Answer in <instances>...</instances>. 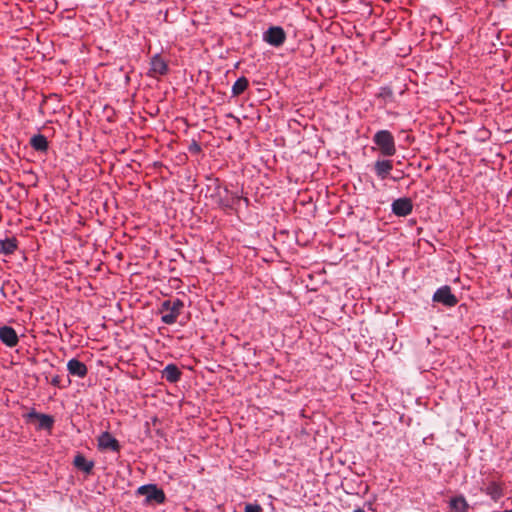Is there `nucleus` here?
<instances>
[{
    "instance_id": "nucleus-1",
    "label": "nucleus",
    "mask_w": 512,
    "mask_h": 512,
    "mask_svg": "<svg viewBox=\"0 0 512 512\" xmlns=\"http://www.w3.org/2000/svg\"><path fill=\"white\" fill-rule=\"evenodd\" d=\"M183 308L184 302L179 298L164 300L159 307V313L162 314L161 321L166 325L175 324Z\"/></svg>"
},
{
    "instance_id": "nucleus-2",
    "label": "nucleus",
    "mask_w": 512,
    "mask_h": 512,
    "mask_svg": "<svg viewBox=\"0 0 512 512\" xmlns=\"http://www.w3.org/2000/svg\"><path fill=\"white\" fill-rule=\"evenodd\" d=\"M373 143L377 146L380 154L385 157L394 156L396 153V145L393 134L388 130L377 131L372 138Z\"/></svg>"
},
{
    "instance_id": "nucleus-3",
    "label": "nucleus",
    "mask_w": 512,
    "mask_h": 512,
    "mask_svg": "<svg viewBox=\"0 0 512 512\" xmlns=\"http://www.w3.org/2000/svg\"><path fill=\"white\" fill-rule=\"evenodd\" d=\"M136 495L145 496L144 506L160 505L166 501L164 491L156 484H145L137 488Z\"/></svg>"
},
{
    "instance_id": "nucleus-4",
    "label": "nucleus",
    "mask_w": 512,
    "mask_h": 512,
    "mask_svg": "<svg viewBox=\"0 0 512 512\" xmlns=\"http://www.w3.org/2000/svg\"><path fill=\"white\" fill-rule=\"evenodd\" d=\"M287 39V34L283 27L272 25L262 34V40L269 46L280 48Z\"/></svg>"
},
{
    "instance_id": "nucleus-5",
    "label": "nucleus",
    "mask_w": 512,
    "mask_h": 512,
    "mask_svg": "<svg viewBox=\"0 0 512 512\" xmlns=\"http://www.w3.org/2000/svg\"><path fill=\"white\" fill-rule=\"evenodd\" d=\"M480 491L490 497L494 502H498L504 496V483L496 480H482Z\"/></svg>"
},
{
    "instance_id": "nucleus-6",
    "label": "nucleus",
    "mask_w": 512,
    "mask_h": 512,
    "mask_svg": "<svg viewBox=\"0 0 512 512\" xmlns=\"http://www.w3.org/2000/svg\"><path fill=\"white\" fill-rule=\"evenodd\" d=\"M97 448L100 452L119 453L121 444L110 432L104 431L97 437Z\"/></svg>"
},
{
    "instance_id": "nucleus-7",
    "label": "nucleus",
    "mask_w": 512,
    "mask_h": 512,
    "mask_svg": "<svg viewBox=\"0 0 512 512\" xmlns=\"http://www.w3.org/2000/svg\"><path fill=\"white\" fill-rule=\"evenodd\" d=\"M432 301L445 307H454L458 303V298L452 293L450 286L444 285L434 292Z\"/></svg>"
},
{
    "instance_id": "nucleus-8",
    "label": "nucleus",
    "mask_w": 512,
    "mask_h": 512,
    "mask_svg": "<svg viewBox=\"0 0 512 512\" xmlns=\"http://www.w3.org/2000/svg\"><path fill=\"white\" fill-rule=\"evenodd\" d=\"M391 211L398 217H406L413 211V202L408 197L395 199L391 204Z\"/></svg>"
},
{
    "instance_id": "nucleus-9",
    "label": "nucleus",
    "mask_w": 512,
    "mask_h": 512,
    "mask_svg": "<svg viewBox=\"0 0 512 512\" xmlns=\"http://www.w3.org/2000/svg\"><path fill=\"white\" fill-rule=\"evenodd\" d=\"M24 417L28 422L31 420L37 419L38 420V425H37L38 430H51L53 428V425L55 422L54 418L51 415L39 413L35 409H32Z\"/></svg>"
},
{
    "instance_id": "nucleus-10",
    "label": "nucleus",
    "mask_w": 512,
    "mask_h": 512,
    "mask_svg": "<svg viewBox=\"0 0 512 512\" xmlns=\"http://www.w3.org/2000/svg\"><path fill=\"white\" fill-rule=\"evenodd\" d=\"M168 71V62L159 53L151 57L149 76H164L168 73Z\"/></svg>"
},
{
    "instance_id": "nucleus-11",
    "label": "nucleus",
    "mask_w": 512,
    "mask_h": 512,
    "mask_svg": "<svg viewBox=\"0 0 512 512\" xmlns=\"http://www.w3.org/2000/svg\"><path fill=\"white\" fill-rule=\"evenodd\" d=\"M392 169L393 161L388 159H378L373 166V171L380 180L389 178Z\"/></svg>"
},
{
    "instance_id": "nucleus-12",
    "label": "nucleus",
    "mask_w": 512,
    "mask_h": 512,
    "mask_svg": "<svg viewBox=\"0 0 512 512\" xmlns=\"http://www.w3.org/2000/svg\"><path fill=\"white\" fill-rule=\"evenodd\" d=\"M0 340L4 345L11 348L15 347L19 342L15 329L7 325L0 327Z\"/></svg>"
},
{
    "instance_id": "nucleus-13",
    "label": "nucleus",
    "mask_w": 512,
    "mask_h": 512,
    "mask_svg": "<svg viewBox=\"0 0 512 512\" xmlns=\"http://www.w3.org/2000/svg\"><path fill=\"white\" fill-rule=\"evenodd\" d=\"M67 370L70 375L84 378L88 374L87 366L76 358H72L67 363Z\"/></svg>"
},
{
    "instance_id": "nucleus-14",
    "label": "nucleus",
    "mask_w": 512,
    "mask_h": 512,
    "mask_svg": "<svg viewBox=\"0 0 512 512\" xmlns=\"http://www.w3.org/2000/svg\"><path fill=\"white\" fill-rule=\"evenodd\" d=\"M162 378L169 383H177L182 377V371L176 364L170 363L161 372Z\"/></svg>"
},
{
    "instance_id": "nucleus-15",
    "label": "nucleus",
    "mask_w": 512,
    "mask_h": 512,
    "mask_svg": "<svg viewBox=\"0 0 512 512\" xmlns=\"http://www.w3.org/2000/svg\"><path fill=\"white\" fill-rule=\"evenodd\" d=\"M73 465L79 471H82L86 474H91L95 463L92 460H87L83 454L77 453L74 457Z\"/></svg>"
},
{
    "instance_id": "nucleus-16",
    "label": "nucleus",
    "mask_w": 512,
    "mask_h": 512,
    "mask_svg": "<svg viewBox=\"0 0 512 512\" xmlns=\"http://www.w3.org/2000/svg\"><path fill=\"white\" fill-rule=\"evenodd\" d=\"M30 145L37 152L46 153L49 149L47 137L40 133L30 138Z\"/></svg>"
},
{
    "instance_id": "nucleus-17",
    "label": "nucleus",
    "mask_w": 512,
    "mask_h": 512,
    "mask_svg": "<svg viewBox=\"0 0 512 512\" xmlns=\"http://www.w3.org/2000/svg\"><path fill=\"white\" fill-rule=\"evenodd\" d=\"M18 248V240L15 237L0 239V254L10 256Z\"/></svg>"
},
{
    "instance_id": "nucleus-18",
    "label": "nucleus",
    "mask_w": 512,
    "mask_h": 512,
    "mask_svg": "<svg viewBox=\"0 0 512 512\" xmlns=\"http://www.w3.org/2000/svg\"><path fill=\"white\" fill-rule=\"evenodd\" d=\"M449 508L453 512H469V504L463 495L452 497L449 501Z\"/></svg>"
},
{
    "instance_id": "nucleus-19",
    "label": "nucleus",
    "mask_w": 512,
    "mask_h": 512,
    "mask_svg": "<svg viewBox=\"0 0 512 512\" xmlns=\"http://www.w3.org/2000/svg\"><path fill=\"white\" fill-rule=\"evenodd\" d=\"M248 86H249L248 79L245 76L239 77L234 82V84L232 86V89H231L232 97H238L239 95L244 93L245 90L248 88Z\"/></svg>"
},
{
    "instance_id": "nucleus-20",
    "label": "nucleus",
    "mask_w": 512,
    "mask_h": 512,
    "mask_svg": "<svg viewBox=\"0 0 512 512\" xmlns=\"http://www.w3.org/2000/svg\"><path fill=\"white\" fill-rule=\"evenodd\" d=\"M377 97L383 99L385 102H392L394 99L393 91L388 86L381 87Z\"/></svg>"
},
{
    "instance_id": "nucleus-21",
    "label": "nucleus",
    "mask_w": 512,
    "mask_h": 512,
    "mask_svg": "<svg viewBox=\"0 0 512 512\" xmlns=\"http://www.w3.org/2000/svg\"><path fill=\"white\" fill-rule=\"evenodd\" d=\"M188 151L191 154L196 155V154H199L202 151V148H201V145L196 140H192L191 143L188 146Z\"/></svg>"
},
{
    "instance_id": "nucleus-22",
    "label": "nucleus",
    "mask_w": 512,
    "mask_h": 512,
    "mask_svg": "<svg viewBox=\"0 0 512 512\" xmlns=\"http://www.w3.org/2000/svg\"><path fill=\"white\" fill-rule=\"evenodd\" d=\"M244 512H263V509L257 503H255V504L248 503L245 505Z\"/></svg>"
},
{
    "instance_id": "nucleus-23",
    "label": "nucleus",
    "mask_w": 512,
    "mask_h": 512,
    "mask_svg": "<svg viewBox=\"0 0 512 512\" xmlns=\"http://www.w3.org/2000/svg\"><path fill=\"white\" fill-rule=\"evenodd\" d=\"M51 384L55 387H58V388H64L66 387L67 385H64L62 384V379L59 375H55L52 379H51Z\"/></svg>"
},
{
    "instance_id": "nucleus-24",
    "label": "nucleus",
    "mask_w": 512,
    "mask_h": 512,
    "mask_svg": "<svg viewBox=\"0 0 512 512\" xmlns=\"http://www.w3.org/2000/svg\"><path fill=\"white\" fill-rule=\"evenodd\" d=\"M232 197L234 200H237V201L242 199V197H240L237 193H232Z\"/></svg>"
},
{
    "instance_id": "nucleus-25",
    "label": "nucleus",
    "mask_w": 512,
    "mask_h": 512,
    "mask_svg": "<svg viewBox=\"0 0 512 512\" xmlns=\"http://www.w3.org/2000/svg\"><path fill=\"white\" fill-rule=\"evenodd\" d=\"M353 512H365V511H364V509L359 507V508L355 509Z\"/></svg>"
},
{
    "instance_id": "nucleus-26",
    "label": "nucleus",
    "mask_w": 512,
    "mask_h": 512,
    "mask_svg": "<svg viewBox=\"0 0 512 512\" xmlns=\"http://www.w3.org/2000/svg\"><path fill=\"white\" fill-rule=\"evenodd\" d=\"M493 512H512V509H506L504 511H493Z\"/></svg>"
},
{
    "instance_id": "nucleus-27",
    "label": "nucleus",
    "mask_w": 512,
    "mask_h": 512,
    "mask_svg": "<svg viewBox=\"0 0 512 512\" xmlns=\"http://www.w3.org/2000/svg\"><path fill=\"white\" fill-rule=\"evenodd\" d=\"M243 200L245 201L246 205L249 204V199L248 198L245 197V198H243Z\"/></svg>"
}]
</instances>
